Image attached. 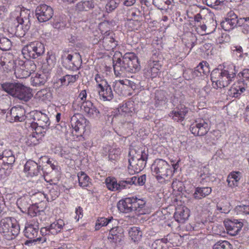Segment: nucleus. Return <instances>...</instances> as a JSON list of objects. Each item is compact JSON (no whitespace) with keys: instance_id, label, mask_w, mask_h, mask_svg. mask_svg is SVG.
<instances>
[{"instance_id":"2","label":"nucleus","mask_w":249,"mask_h":249,"mask_svg":"<svg viewBox=\"0 0 249 249\" xmlns=\"http://www.w3.org/2000/svg\"><path fill=\"white\" fill-rule=\"evenodd\" d=\"M236 73L235 66L233 65L224 67L222 70H213L211 74L213 87L217 89L228 86L234 80Z\"/></svg>"},{"instance_id":"54","label":"nucleus","mask_w":249,"mask_h":249,"mask_svg":"<svg viewBox=\"0 0 249 249\" xmlns=\"http://www.w3.org/2000/svg\"><path fill=\"white\" fill-rule=\"evenodd\" d=\"M235 211L238 214L247 215L249 214V204L240 205L236 207Z\"/></svg>"},{"instance_id":"15","label":"nucleus","mask_w":249,"mask_h":249,"mask_svg":"<svg viewBox=\"0 0 249 249\" xmlns=\"http://www.w3.org/2000/svg\"><path fill=\"white\" fill-rule=\"evenodd\" d=\"M190 130L194 135L203 136L208 132L209 125L203 120H200L199 122L196 121L195 124L190 126Z\"/></svg>"},{"instance_id":"32","label":"nucleus","mask_w":249,"mask_h":249,"mask_svg":"<svg viewBox=\"0 0 249 249\" xmlns=\"http://www.w3.org/2000/svg\"><path fill=\"white\" fill-rule=\"evenodd\" d=\"M98 91L99 95L104 101H111L113 98V93L110 86L107 84L103 88H100Z\"/></svg>"},{"instance_id":"14","label":"nucleus","mask_w":249,"mask_h":249,"mask_svg":"<svg viewBox=\"0 0 249 249\" xmlns=\"http://www.w3.org/2000/svg\"><path fill=\"white\" fill-rule=\"evenodd\" d=\"M224 223L227 233L231 236L237 235L243 226V223L237 219L228 220Z\"/></svg>"},{"instance_id":"51","label":"nucleus","mask_w":249,"mask_h":249,"mask_svg":"<svg viewBox=\"0 0 249 249\" xmlns=\"http://www.w3.org/2000/svg\"><path fill=\"white\" fill-rule=\"evenodd\" d=\"M213 249H233L232 246L228 241H219L216 242L213 247Z\"/></svg>"},{"instance_id":"31","label":"nucleus","mask_w":249,"mask_h":249,"mask_svg":"<svg viewBox=\"0 0 249 249\" xmlns=\"http://www.w3.org/2000/svg\"><path fill=\"white\" fill-rule=\"evenodd\" d=\"M132 200V205L134 212H138L139 214L145 213L144 210L146 201L142 199H138L137 197H131Z\"/></svg>"},{"instance_id":"35","label":"nucleus","mask_w":249,"mask_h":249,"mask_svg":"<svg viewBox=\"0 0 249 249\" xmlns=\"http://www.w3.org/2000/svg\"><path fill=\"white\" fill-rule=\"evenodd\" d=\"M94 7L92 0H83L78 2L75 6V10L79 12L88 11Z\"/></svg>"},{"instance_id":"17","label":"nucleus","mask_w":249,"mask_h":249,"mask_svg":"<svg viewBox=\"0 0 249 249\" xmlns=\"http://www.w3.org/2000/svg\"><path fill=\"white\" fill-rule=\"evenodd\" d=\"M99 42L102 43L106 50L109 51L114 49L117 46V41L114 38V34L112 32H106L103 37Z\"/></svg>"},{"instance_id":"45","label":"nucleus","mask_w":249,"mask_h":249,"mask_svg":"<svg viewBox=\"0 0 249 249\" xmlns=\"http://www.w3.org/2000/svg\"><path fill=\"white\" fill-rule=\"evenodd\" d=\"M106 184L107 187L112 191H118L117 182L116 178L111 177H108L106 179Z\"/></svg>"},{"instance_id":"49","label":"nucleus","mask_w":249,"mask_h":249,"mask_svg":"<svg viewBox=\"0 0 249 249\" xmlns=\"http://www.w3.org/2000/svg\"><path fill=\"white\" fill-rule=\"evenodd\" d=\"M134 19H129V25L133 30H138L142 24V17H137Z\"/></svg>"},{"instance_id":"33","label":"nucleus","mask_w":249,"mask_h":249,"mask_svg":"<svg viewBox=\"0 0 249 249\" xmlns=\"http://www.w3.org/2000/svg\"><path fill=\"white\" fill-rule=\"evenodd\" d=\"M17 204L23 213H26V211L32 205L31 199L28 196H23L18 198L17 200Z\"/></svg>"},{"instance_id":"60","label":"nucleus","mask_w":249,"mask_h":249,"mask_svg":"<svg viewBox=\"0 0 249 249\" xmlns=\"http://www.w3.org/2000/svg\"><path fill=\"white\" fill-rule=\"evenodd\" d=\"M39 212L38 207L36 205L32 204L28 211H26V213L31 217H34L36 216L37 214Z\"/></svg>"},{"instance_id":"58","label":"nucleus","mask_w":249,"mask_h":249,"mask_svg":"<svg viewBox=\"0 0 249 249\" xmlns=\"http://www.w3.org/2000/svg\"><path fill=\"white\" fill-rule=\"evenodd\" d=\"M49 195L51 196L52 200H55L60 195V190L57 185L53 186L49 190Z\"/></svg>"},{"instance_id":"19","label":"nucleus","mask_w":249,"mask_h":249,"mask_svg":"<svg viewBox=\"0 0 249 249\" xmlns=\"http://www.w3.org/2000/svg\"><path fill=\"white\" fill-rule=\"evenodd\" d=\"M11 120L14 122H22L26 118L25 110L21 106L13 107L9 113Z\"/></svg>"},{"instance_id":"1","label":"nucleus","mask_w":249,"mask_h":249,"mask_svg":"<svg viewBox=\"0 0 249 249\" xmlns=\"http://www.w3.org/2000/svg\"><path fill=\"white\" fill-rule=\"evenodd\" d=\"M113 66L116 76H124L127 72L135 73L140 70L137 56L133 53H126L122 58H113Z\"/></svg>"},{"instance_id":"11","label":"nucleus","mask_w":249,"mask_h":249,"mask_svg":"<svg viewBox=\"0 0 249 249\" xmlns=\"http://www.w3.org/2000/svg\"><path fill=\"white\" fill-rule=\"evenodd\" d=\"M86 122L87 119L79 113L75 114L71 117V125L78 133L77 135L81 136L85 131Z\"/></svg>"},{"instance_id":"53","label":"nucleus","mask_w":249,"mask_h":249,"mask_svg":"<svg viewBox=\"0 0 249 249\" xmlns=\"http://www.w3.org/2000/svg\"><path fill=\"white\" fill-rule=\"evenodd\" d=\"M121 2V0H109L106 5L107 12H112L115 9Z\"/></svg>"},{"instance_id":"55","label":"nucleus","mask_w":249,"mask_h":249,"mask_svg":"<svg viewBox=\"0 0 249 249\" xmlns=\"http://www.w3.org/2000/svg\"><path fill=\"white\" fill-rule=\"evenodd\" d=\"M119 149L111 148L108 150V158L111 160H115L120 155Z\"/></svg>"},{"instance_id":"28","label":"nucleus","mask_w":249,"mask_h":249,"mask_svg":"<svg viewBox=\"0 0 249 249\" xmlns=\"http://www.w3.org/2000/svg\"><path fill=\"white\" fill-rule=\"evenodd\" d=\"M189 215V210L184 207L177 209L174 213L175 219L179 223H183L188 218Z\"/></svg>"},{"instance_id":"39","label":"nucleus","mask_w":249,"mask_h":249,"mask_svg":"<svg viewBox=\"0 0 249 249\" xmlns=\"http://www.w3.org/2000/svg\"><path fill=\"white\" fill-rule=\"evenodd\" d=\"M64 226V223L61 219H59L56 222L52 223L48 227V232L50 233L55 235L60 232L63 227Z\"/></svg>"},{"instance_id":"3","label":"nucleus","mask_w":249,"mask_h":249,"mask_svg":"<svg viewBox=\"0 0 249 249\" xmlns=\"http://www.w3.org/2000/svg\"><path fill=\"white\" fill-rule=\"evenodd\" d=\"M0 87L9 96L21 101L26 102L33 97L32 89L19 82H4L0 84Z\"/></svg>"},{"instance_id":"10","label":"nucleus","mask_w":249,"mask_h":249,"mask_svg":"<svg viewBox=\"0 0 249 249\" xmlns=\"http://www.w3.org/2000/svg\"><path fill=\"white\" fill-rule=\"evenodd\" d=\"M53 15V10L45 4H40L36 9V16L40 22L49 20Z\"/></svg>"},{"instance_id":"27","label":"nucleus","mask_w":249,"mask_h":249,"mask_svg":"<svg viewBox=\"0 0 249 249\" xmlns=\"http://www.w3.org/2000/svg\"><path fill=\"white\" fill-rule=\"evenodd\" d=\"M212 191V188L209 187H197L195 189L193 196L196 200H200L208 196Z\"/></svg>"},{"instance_id":"62","label":"nucleus","mask_w":249,"mask_h":249,"mask_svg":"<svg viewBox=\"0 0 249 249\" xmlns=\"http://www.w3.org/2000/svg\"><path fill=\"white\" fill-rule=\"evenodd\" d=\"M197 70H198L200 74L202 73L205 75H206L207 73L209 72V68L208 66L206 65V62H201L196 67Z\"/></svg>"},{"instance_id":"12","label":"nucleus","mask_w":249,"mask_h":249,"mask_svg":"<svg viewBox=\"0 0 249 249\" xmlns=\"http://www.w3.org/2000/svg\"><path fill=\"white\" fill-rule=\"evenodd\" d=\"M81 109L88 117L96 119L100 116L99 109L90 101L87 100L86 102H82Z\"/></svg>"},{"instance_id":"34","label":"nucleus","mask_w":249,"mask_h":249,"mask_svg":"<svg viewBox=\"0 0 249 249\" xmlns=\"http://www.w3.org/2000/svg\"><path fill=\"white\" fill-rule=\"evenodd\" d=\"M37 98L42 101H50L53 98L52 89L51 88H47L40 89L36 94Z\"/></svg>"},{"instance_id":"25","label":"nucleus","mask_w":249,"mask_h":249,"mask_svg":"<svg viewBox=\"0 0 249 249\" xmlns=\"http://www.w3.org/2000/svg\"><path fill=\"white\" fill-rule=\"evenodd\" d=\"M25 127L28 129L29 131H32L35 135H38L41 138L44 136L47 127H41V125H38L34 123V122L25 123Z\"/></svg>"},{"instance_id":"41","label":"nucleus","mask_w":249,"mask_h":249,"mask_svg":"<svg viewBox=\"0 0 249 249\" xmlns=\"http://www.w3.org/2000/svg\"><path fill=\"white\" fill-rule=\"evenodd\" d=\"M247 86L244 85L242 84H239V86L236 87H231L228 91V94L230 96L235 98H238L240 95L243 93Z\"/></svg>"},{"instance_id":"22","label":"nucleus","mask_w":249,"mask_h":249,"mask_svg":"<svg viewBox=\"0 0 249 249\" xmlns=\"http://www.w3.org/2000/svg\"><path fill=\"white\" fill-rule=\"evenodd\" d=\"M131 197L122 199L117 203V208L121 213H129L134 212Z\"/></svg>"},{"instance_id":"13","label":"nucleus","mask_w":249,"mask_h":249,"mask_svg":"<svg viewBox=\"0 0 249 249\" xmlns=\"http://www.w3.org/2000/svg\"><path fill=\"white\" fill-rule=\"evenodd\" d=\"M161 65L160 63L156 53L149 60L145 68L146 72L151 78L156 77L160 72Z\"/></svg>"},{"instance_id":"5","label":"nucleus","mask_w":249,"mask_h":249,"mask_svg":"<svg viewBox=\"0 0 249 249\" xmlns=\"http://www.w3.org/2000/svg\"><path fill=\"white\" fill-rule=\"evenodd\" d=\"M151 171L158 180L167 177L171 173L170 165L162 159H156L151 165Z\"/></svg>"},{"instance_id":"4","label":"nucleus","mask_w":249,"mask_h":249,"mask_svg":"<svg viewBox=\"0 0 249 249\" xmlns=\"http://www.w3.org/2000/svg\"><path fill=\"white\" fill-rule=\"evenodd\" d=\"M131 158L128 160V170L129 174L139 173L145 167L148 158V150L144 148L131 150L129 152Z\"/></svg>"},{"instance_id":"36","label":"nucleus","mask_w":249,"mask_h":249,"mask_svg":"<svg viewBox=\"0 0 249 249\" xmlns=\"http://www.w3.org/2000/svg\"><path fill=\"white\" fill-rule=\"evenodd\" d=\"M11 104V99L8 94H2L0 96V110L5 113Z\"/></svg>"},{"instance_id":"20","label":"nucleus","mask_w":249,"mask_h":249,"mask_svg":"<svg viewBox=\"0 0 249 249\" xmlns=\"http://www.w3.org/2000/svg\"><path fill=\"white\" fill-rule=\"evenodd\" d=\"M124 237V229L122 227L117 226L112 228L108 236L111 242L117 243L120 242Z\"/></svg>"},{"instance_id":"63","label":"nucleus","mask_w":249,"mask_h":249,"mask_svg":"<svg viewBox=\"0 0 249 249\" xmlns=\"http://www.w3.org/2000/svg\"><path fill=\"white\" fill-rule=\"evenodd\" d=\"M231 50L239 57H243L244 55H247V53H243V49L240 46H234L231 48Z\"/></svg>"},{"instance_id":"9","label":"nucleus","mask_w":249,"mask_h":249,"mask_svg":"<svg viewBox=\"0 0 249 249\" xmlns=\"http://www.w3.org/2000/svg\"><path fill=\"white\" fill-rule=\"evenodd\" d=\"M13 220L11 217L2 218L0 221V233L7 240H11L18 235V229L15 228L12 233L9 231L13 226Z\"/></svg>"},{"instance_id":"64","label":"nucleus","mask_w":249,"mask_h":249,"mask_svg":"<svg viewBox=\"0 0 249 249\" xmlns=\"http://www.w3.org/2000/svg\"><path fill=\"white\" fill-rule=\"evenodd\" d=\"M133 177L136 178V179L135 180L133 184L138 185L139 186H142L144 184L146 180L145 175H142L139 177H137L136 176H134Z\"/></svg>"},{"instance_id":"29","label":"nucleus","mask_w":249,"mask_h":249,"mask_svg":"<svg viewBox=\"0 0 249 249\" xmlns=\"http://www.w3.org/2000/svg\"><path fill=\"white\" fill-rule=\"evenodd\" d=\"M34 120L36 122L34 123L41 127H47L50 125L49 119L47 115L41 112H37L34 115Z\"/></svg>"},{"instance_id":"48","label":"nucleus","mask_w":249,"mask_h":249,"mask_svg":"<svg viewBox=\"0 0 249 249\" xmlns=\"http://www.w3.org/2000/svg\"><path fill=\"white\" fill-rule=\"evenodd\" d=\"M237 18V16L232 11L228 13L227 17L225 18L229 25L231 26V29L237 26L236 20Z\"/></svg>"},{"instance_id":"38","label":"nucleus","mask_w":249,"mask_h":249,"mask_svg":"<svg viewBox=\"0 0 249 249\" xmlns=\"http://www.w3.org/2000/svg\"><path fill=\"white\" fill-rule=\"evenodd\" d=\"M200 179V183L204 184L206 182L213 181L214 180V177L212 176L209 169L207 167H204L201 170Z\"/></svg>"},{"instance_id":"21","label":"nucleus","mask_w":249,"mask_h":249,"mask_svg":"<svg viewBox=\"0 0 249 249\" xmlns=\"http://www.w3.org/2000/svg\"><path fill=\"white\" fill-rule=\"evenodd\" d=\"M11 56L9 54H5L0 57V64L3 67L4 71L7 72L14 71L15 72L18 68H16V63L13 59L10 60L9 57Z\"/></svg>"},{"instance_id":"47","label":"nucleus","mask_w":249,"mask_h":249,"mask_svg":"<svg viewBox=\"0 0 249 249\" xmlns=\"http://www.w3.org/2000/svg\"><path fill=\"white\" fill-rule=\"evenodd\" d=\"M30 132L31 134L27 137V144L29 146L36 145L39 142L42 138L38 135H35L32 131Z\"/></svg>"},{"instance_id":"42","label":"nucleus","mask_w":249,"mask_h":249,"mask_svg":"<svg viewBox=\"0 0 249 249\" xmlns=\"http://www.w3.org/2000/svg\"><path fill=\"white\" fill-rule=\"evenodd\" d=\"M48 76L45 73H36L32 78V84L35 86L43 85L46 82Z\"/></svg>"},{"instance_id":"7","label":"nucleus","mask_w":249,"mask_h":249,"mask_svg":"<svg viewBox=\"0 0 249 249\" xmlns=\"http://www.w3.org/2000/svg\"><path fill=\"white\" fill-rule=\"evenodd\" d=\"M20 68L15 70V75L18 78H26L35 71L36 66L33 60L27 59L25 61L18 60Z\"/></svg>"},{"instance_id":"26","label":"nucleus","mask_w":249,"mask_h":249,"mask_svg":"<svg viewBox=\"0 0 249 249\" xmlns=\"http://www.w3.org/2000/svg\"><path fill=\"white\" fill-rule=\"evenodd\" d=\"M188 112V109L185 107L180 106V107H177L174 109L169 114V116L172 117L173 120L177 122L182 121L186 114Z\"/></svg>"},{"instance_id":"40","label":"nucleus","mask_w":249,"mask_h":249,"mask_svg":"<svg viewBox=\"0 0 249 249\" xmlns=\"http://www.w3.org/2000/svg\"><path fill=\"white\" fill-rule=\"evenodd\" d=\"M128 234L131 240L136 242L140 240L142 236V231L140 230V228L137 227H133L130 228L128 230Z\"/></svg>"},{"instance_id":"59","label":"nucleus","mask_w":249,"mask_h":249,"mask_svg":"<svg viewBox=\"0 0 249 249\" xmlns=\"http://www.w3.org/2000/svg\"><path fill=\"white\" fill-rule=\"evenodd\" d=\"M95 80L98 83V86L99 88H103V87H105L106 85L108 84L106 80L99 74H97L95 75Z\"/></svg>"},{"instance_id":"37","label":"nucleus","mask_w":249,"mask_h":249,"mask_svg":"<svg viewBox=\"0 0 249 249\" xmlns=\"http://www.w3.org/2000/svg\"><path fill=\"white\" fill-rule=\"evenodd\" d=\"M240 172H232L228 176L227 179L228 184L230 187L237 186L238 181L241 177Z\"/></svg>"},{"instance_id":"50","label":"nucleus","mask_w":249,"mask_h":249,"mask_svg":"<svg viewBox=\"0 0 249 249\" xmlns=\"http://www.w3.org/2000/svg\"><path fill=\"white\" fill-rule=\"evenodd\" d=\"M79 185L81 187H87L89 185V178L85 173L81 172L78 174Z\"/></svg>"},{"instance_id":"16","label":"nucleus","mask_w":249,"mask_h":249,"mask_svg":"<svg viewBox=\"0 0 249 249\" xmlns=\"http://www.w3.org/2000/svg\"><path fill=\"white\" fill-rule=\"evenodd\" d=\"M174 234H168L164 238L156 240L152 244V249H168L173 244Z\"/></svg>"},{"instance_id":"52","label":"nucleus","mask_w":249,"mask_h":249,"mask_svg":"<svg viewBox=\"0 0 249 249\" xmlns=\"http://www.w3.org/2000/svg\"><path fill=\"white\" fill-rule=\"evenodd\" d=\"M12 43L8 38L2 36L0 39V49L2 51H7L10 49Z\"/></svg>"},{"instance_id":"6","label":"nucleus","mask_w":249,"mask_h":249,"mask_svg":"<svg viewBox=\"0 0 249 249\" xmlns=\"http://www.w3.org/2000/svg\"><path fill=\"white\" fill-rule=\"evenodd\" d=\"M45 51L44 45L40 42H32L24 46L22 53L24 57L35 59L42 55Z\"/></svg>"},{"instance_id":"24","label":"nucleus","mask_w":249,"mask_h":249,"mask_svg":"<svg viewBox=\"0 0 249 249\" xmlns=\"http://www.w3.org/2000/svg\"><path fill=\"white\" fill-rule=\"evenodd\" d=\"M42 170L41 166L33 160H28L24 165V170L27 173L28 175L31 177L37 176L40 170Z\"/></svg>"},{"instance_id":"61","label":"nucleus","mask_w":249,"mask_h":249,"mask_svg":"<svg viewBox=\"0 0 249 249\" xmlns=\"http://www.w3.org/2000/svg\"><path fill=\"white\" fill-rule=\"evenodd\" d=\"M205 141L206 144L209 145H214L216 142V139L213 134L210 133L207 134L205 137Z\"/></svg>"},{"instance_id":"57","label":"nucleus","mask_w":249,"mask_h":249,"mask_svg":"<svg viewBox=\"0 0 249 249\" xmlns=\"http://www.w3.org/2000/svg\"><path fill=\"white\" fill-rule=\"evenodd\" d=\"M170 3L168 0H153V4L160 10L165 9L166 6L169 5Z\"/></svg>"},{"instance_id":"46","label":"nucleus","mask_w":249,"mask_h":249,"mask_svg":"<svg viewBox=\"0 0 249 249\" xmlns=\"http://www.w3.org/2000/svg\"><path fill=\"white\" fill-rule=\"evenodd\" d=\"M113 220L114 219L112 217H109L108 218H106L105 217L99 218L96 221V225L95 226V230H99L101 227L107 226L108 224ZM114 221L116 222V220L115 219Z\"/></svg>"},{"instance_id":"18","label":"nucleus","mask_w":249,"mask_h":249,"mask_svg":"<svg viewBox=\"0 0 249 249\" xmlns=\"http://www.w3.org/2000/svg\"><path fill=\"white\" fill-rule=\"evenodd\" d=\"M39 228L37 226H35L32 224H28L25 227L24 230V236L29 239V242L41 241V238L37 237Z\"/></svg>"},{"instance_id":"30","label":"nucleus","mask_w":249,"mask_h":249,"mask_svg":"<svg viewBox=\"0 0 249 249\" xmlns=\"http://www.w3.org/2000/svg\"><path fill=\"white\" fill-rule=\"evenodd\" d=\"M0 161L2 162L5 166L7 164L12 165L15 161V158L11 150H5L2 154H0Z\"/></svg>"},{"instance_id":"8","label":"nucleus","mask_w":249,"mask_h":249,"mask_svg":"<svg viewBox=\"0 0 249 249\" xmlns=\"http://www.w3.org/2000/svg\"><path fill=\"white\" fill-rule=\"evenodd\" d=\"M63 66L67 69L72 71H77L82 64L81 56L79 53H75L73 54H68L66 51L62 55Z\"/></svg>"},{"instance_id":"56","label":"nucleus","mask_w":249,"mask_h":249,"mask_svg":"<svg viewBox=\"0 0 249 249\" xmlns=\"http://www.w3.org/2000/svg\"><path fill=\"white\" fill-rule=\"evenodd\" d=\"M6 166L3 165L2 162L0 161V179L5 178L9 174L8 169L10 165L7 164Z\"/></svg>"},{"instance_id":"43","label":"nucleus","mask_w":249,"mask_h":249,"mask_svg":"<svg viewBox=\"0 0 249 249\" xmlns=\"http://www.w3.org/2000/svg\"><path fill=\"white\" fill-rule=\"evenodd\" d=\"M135 179V177H132L127 178L126 180L119 181L118 185V191L120 192L122 190L129 188L130 186L133 184Z\"/></svg>"},{"instance_id":"23","label":"nucleus","mask_w":249,"mask_h":249,"mask_svg":"<svg viewBox=\"0 0 249 249\" xmlns=\"http://www.w3.org/2000/svg\"><path fill=\"white\" fill-rule=\"evenodd\" d=\"M30 14L29 10L23 11L20 12V16L17 18L18 23L22 25V28L25 32L28 31L31 26Z\"/></svg>"},{"instance_id":"44","label":"nucleus","mask_w":249,"mask_h":249,"mask_svg":"<svg viewBox=\"0 0 249 249\" xmlns=\"http://www.w3.org/2000/svg\"><path fill=\"white\" fill-rule=\"evenodd\" d=\"M238 75L240 78L238 80V84L248 86L249 83V69H244L238 74Z\"/></svg>"}]
</instances>
